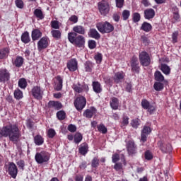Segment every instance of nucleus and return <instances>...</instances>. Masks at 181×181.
Returning <instances> with one entry per match:
<instances>
[{
	"label": "nucleus",
	"instance_id": "1",
	"mask_svg": "<svg viewBox=\"0 0 181 181\" xmlns=\"http://www.w3.org/2000/svg\"><path fill=\"white\" fill-rule=\"evenodd\" d=\"M22 136L21 130L16 124H8L0 128V138L4 136L5 138H9L11 142L16 144L19 141V138Z\"/></svg>",
	"mask_w": 181,
	"mask_h": 181
},
{
	"label": "nucleus",
	"instance_id": "2",
	"mask_svg": "<svg viewBox=\"0 0 181 181\" xmlns=\"http://www.w3.org/2000/svg\"><path fill=\"white\" fill-rule=\"evenodd\" d=\"M68 40L70 43L74 45V46H76V47H82L84 49L86 45V37L76 33H69Z\"/></svg>",
	"mask_w": 181,
	"mask_h": 181
},
{
	"label": "nucleus",
	"instance_id": "3",
	"mask_svg": "<svg viewBox=\"0 0 181 181\" xmlns=\"http://www.w3.org/2000/svg\"><path fill=\"white\" fill-rule=\"evenodd\" d=\"M96 28L103 35L105 33H111V32H114V26L112 24H110L108 21L105 22H99L96 24Z\"/></svg>",
	"mask_w": 181,
	"mask_h": 181
},
{
	"label": "nucleus",
	"instance_id": "4",
	"mask_svg": "<svg viewBox=\"0 0 181 181\" xmlns=\"http://www.w3.org/2000/svg\"><path fill=\"white\" fill-rule=\"evenodd\" d=\"M139 60L141 66H143V67H148V66L151 65V56L146 51L139 52Z\"/></svg>",
	"mask_w": 181,
	"mask_h": 181
},
{
	"label": "nucleus",
	"instance_id": "5",
	"mask_svg": "<svg viewBox=\"0 0 181 181\" xmlns=\"http://www.w3.org/2000/svg\"><path fill=\"white\" fill-rule=\"evenodd\" d=\"M98 11L103 16H107L110 13V4L105 0H102L98 4Z\"/></svg>",
	"mask_w": 181,
	"mask_h": 181
},
{
	"label": "nucleus",
	"instance_id": "6",
	"mask_svg": "<svg viewBox=\"0 0 181 181\" xmlns=\"http://www.w3.org/2000/svg\"><path fill=\"white\" fill-rule=\"evenodd\" d=\"M131 71L134 74H139L141 71V66H139V61L138 57L133 56L130 59Z\"/></svg>",
	"mask_w": 181,
	"mask_h": 181
},
{
	"label": "nucleus",
	"instance_id": "7",
	"mask_svg": "<svg viewBox=\"0 0 181 181\" xmlns=\"http://www.w3.org/2000/svg\"><path fill=\"white\" fill-rule=\"evenodd\" d=\"M35 159L37 163H45L50 159V155L46 151H41L35 154Z\"/></svg>",
	"mask_w": 181,
	"mask_h": 181
},
{
	"label": "nucleus",
	"instance_id": "8",
	"mask_svg": "<svg viewBox=\"0 0 181 181\" xmlns=\"http://www.w3.org/2000/svg\"><path fill=\"white\" fill-rule=\"evenodd\" d=\"M86 104L87 100L82 95L78 96L74 100L75 108H76L78 111H81V110L86 107Z\"/></svg>",
	"mask_w": 181,
	"mask_h": 181
},
{
	"label": "nucleus",
	"instance_id": "9",
	"mask_svg": "<svg viewBox=\"0 0 181 181\" xmlns=\"http://www.w3.org/2000/svg\"><path fill=\"white\" fill-rule=\"evenodd\" d=\"M47 47H49V37H42L37 42V49L39 52H42V50H45V49H47Z\"/></svg>",
	"mask_w": 181,
	"mask_h": 181
},
{
	"label": "nucleus",
	"instance_id": "10",
	"mask_svg": "<svg viewBox=\"0 0 181 181\" xmlns=\"http://www.w3.org/2000/svg\"><path fill=\"white\" fill-rule=\"evenodd\" d=\"M11 80V74L6 69H0V83H6Z\"/></svg>",
	"mask_w": 181,
	"mask_h": 181
},
{
	"label": "nucleus",
	"instance_id": "11",
	"mask_svg": "<svg viewBox=\"0 0 181 181\" xmlns=\"http://www.w3.org/2000/svg\"><path fill=\"white\" fill-rule=\"evenodd\" d=\"M8 174L13 179H16V176H18V168L16 165L13 163H10L8 165Z\"/></svg>",
	"mask_w": 181,
	"mask_h": 181
},
{
	"label": "nucleus",
	"instance_id": "12",
	"mask_svg": "<svg viewBox=\"0 0 181 181\" xmlns=\"http://www.w3.org/2000/svg\"><path fill=\"white\" fill-rule=\"evenodd\" d=\"M66 67L69 71H76L78 69V62L76 59H70L67 64Z\"/></svg>",
	"mask_w": 181,
	"mask_h": 181
},
{
	"label": "nucleus",
	"instance_id": "13",
	"mask_svg": "<svg viewBox=\"0 0 181 181\" xmlns=\"http://www.w3.org/2000/svg\"><path fill=\"white\" fill-rule=\"evenodd\" d=\"M144 16L145 19L151 21L155 18V10L153 8H146L144 10Z\"/></svg>",
	"mask_w": 181,
	"mask_h": 181
},
{
	"label": "nucleus",
	"instance_id": "14",
	"mask_svg": "<svg viewBox=\"0 0 181 181\" xmlns=\"http://www.w3.org/2000/svg\"><path fill=\"white\" fill-rule=\"evenodd\" d=\"M56 81L54 82V88L57 91H60L63 88V78L59 75L56 76Z\"/></svg>",
	"mask_w": 181,
	"mask_h": 181
},
{
	"label": "nucleus",
	"instance_id": "15",
	"mask_svg": "<svg viewBox=\"0 0 181 181\" xmlns=\"http://www.w3.org/2000/svg\"><path fill=\"white\" fill-rule=\"evenodd\" d=\"M73 88L74 91H88V85L83 83L82 85L78 82V84H74Z\"/></svg>",
	"mask_w": 181,
	"mask_h": 181
},
{
	"label": "nucleus",
	"instance_id": "16",
	"mask_svg": "<svg viewBox=\"0 0 181 181\" xmlns=\"http://www.w3.org/2000/svg\"><path fill=\"white\" fill-rule=\"evenodd\" d=\"M152 132V130L151 129V127L148 126H144L142 132H141V141L142 142H146V138H148V135Z\"/></svg>",
	"mask_w": 181,
	"mask_h": 181
},
{
	"label": "nucleus",
	"instance_id": "17",
	"mask_svg": "<svg viewBox=\"0 0 181 181\" xmlns=\"http://www.w3.org/2000/svg\"><path fill=\"white\" fill-rule=\"evenodd\" d=\"M88 35L89 37H92L96 40H98L101 38V35H100V33H98L95 28H90Z\"/></svg>",
	"mask_w": 181,
	"mask_h": 181
},
{
	"label": "nucleus",
	"instance_id": "18",
	"mask_svg": "<svg viewBox=\"0 0 181 181\" xmlns=\"http://www.w3.org/2000/svg\"><path fill=\"white\" fill-rule=\"evenodd\" d=\"M42 31H40V30L39 29L33 30L31 33L32 40H33V42L36 40H39L40 37H42Z\"/></svg>",
	"mask_w": 181,
	"mask_h": 181
},
{
	"label": "nucleus",
	"instance_id": "19",
	"mask_svg": "<svg viewBox=\"0 0 181 181\" xmlns=\"http://www.w3.org/2000/svg\"><path fill=\"white\" fill-rule=\"evenodd\" d=\"M23 63H25V59L21 56H17L14 62H13V66L17 67V69H20L23 66Z\"/></svg>",
	"mask_w": 181,
	"mask_h": 181
},
{
	"label": "nucleus",
	"instance_id": "20",
	"mask_svg": "<svg viewBox=\"0 0 181 181\" xmlns=\"http://www.w3.org/2000/svg\"><path fill=\"white\" fill-rule=\"evenodd\" d=\"M74 32H70L69 33H77L78 35H86V28L83 25H76L73 28Z\"/></svg>",
	"mask_w": 181,
	"mask_h": 181
},
{
	"label": "nucleus",
	"instance_id": "21",
	"mask_svg": "<svg viewBox=\"0 0 181 181\" xmlns=\"http://www.w3.org/2000/svg\"><path fill=\"white\" fill-rule=\"evenodd\" d=\"M9 53H11V49L8 47L0 49V60L7 59Z\"/></svg>",
	"mask_w": 181,
	"mask_h": 181
},
{
	"label": "nucleus",
	"instance_id": "22",
	"mask_svg": "<svg viewBox=\"0 0 181 181\" xmlns=\"http://www.w3.org/2000/svg\"><path fill=\"white\" fill-rule=\"evenodd\" d=\"M95 112H97V110L95 107H92L90 109H87L84 111L83 116L86 118H93V115H94Z\"/></svg>",
	"mask_w": 181,
	"mask_h": 181
},
{
	"label": "nucleus",
	"instance_id": "23",
	"mask_svg": "<svg viewBox=\"0 0 181 181\" xmlns=\"http://www.w3.org/2000/svg\"><path fill=\"white\" fill-rule=\"evenodd\" d=\"M158 145L163 152H165V153L172 152V145L168 144L166 146V147H165V145L162 141H158Z\"/></svg>",
	"mask_w": 181,
	"mask_h": 181
},
{
	"label": "nucleus",
	"instance_id": "24",
	"mask_svg": "<svg viewBox=\"0 0 181 181\" xmlns=\"http://www.w3.org/2000/svg\"><path fill=\"white\" fill-rule=\"evenodd\" d=\"M140 30L146 33L151 32V30H152V25L146 21H144L141 24Z\"/></svg>",
	"mask_w": 181,
	"mask_h": 181
},
{
	"label": "nucleus",
	"instance_id": "25",
	"mask_svg": "<svg viewBox=\"0 0 181 181\" xmlns=\"http://www.w3.org/2000/svg\"><path fill=\"white\" fill-rule=\"evenodd\" d=\"M124 77H125V74H124V72L122 71L117 72L114 76V81L115 83H121V81H122Z\"/></svg>",
	"mask_w": 181,
	"mask_h": 181
},
{
	"label": "nucleus",
	"instance_id": "26",
	"mask_svg": "<svg viewBox=\"0 0 181 181\" xmlns=\"http://www.w3.org/2000/svg\"><path fill=\"white\" fill-rule=\"evenodd\" d=\"M127 151L130 155L132 153H135V151H136V147L135 146V144L134 143V141H129L127 143Z\"/></svg>",
	"mask_w": 181,
	"mask_h": 181
},
{
	"label": "nucleus",
	"instance_id": "27",
	"mask_svg": "<svg viewBox=\"0 0 181 181\" xmlns=\"http://www.w3.org/2000/svg\"><path fill=\"white\" fill-rule=\"evenodd\" d=\"M110 103L112 110H118V107H119V101L118 100V98H112Z\"/></svg>",
	"mask_w": 181,
	"mask_h": 181
},
{
	"label": "nucleus",
	"instance_id": "28",
	"mask_svg": "<svg viewBox=\"0 0 181 181\" xmlns=\"http://www.w3.org/2000/svg\"><path fill=\"white\" fill-rule=\"evenodd\" d=\"M154 80H156V81L162 83V81H165V76H163L160 71H156L154 73Z\"/></svg>",
	"mask_w": 181,
	"mask_h": 181
},
{
	"label": "nucleus",
	"instance_id": "29",
	"mask_svg": "<svg viewBox=\"0 0 181 181\" xmlns=\"http://www.w3.org/2000/svg\"><path fill=\"white\" fill-rule=\"evenodd\" d=\"M48 107L49 108H54V110H61L62 105V103L56 101H49L48 103Z\"/></svg>",
	"mask_w": 181,
	"mask_h": 181
},
{
	"label": "nucleus",
	"instance_id": "30",
	"mask_svg": "<svg viewBox=\"0 0 181 181\" xmlns=\"http://www.w3.org/2000/svg\"><path fill=\"white\" fill-rule=\"evenodd\" d=\"M21 42L25 45L30 42V37L29 36V32L25 31L21 35Z\"/></svg>",
	"mask_w": 181,
	"mask_h": 181
},
{
	"label": "nucleus",
	"instance_id": "31",
	"mask_svg": "<svg viewBox=\"0 0 181 181\" xmlns=\"http://www.w3.org/2000/svg\"><path fill=\"white\" fill-rule=\"evenodd\" d=\"M51 35L54 39L59 40L62 39V31L59 30H52Z\"/></svg>",
	"mask_w": 181,
	"mask_h": 181
},
{
	"label": "nucleus",
	"instance_id": "32",
	"mask_svg": "<svg viewBox=\"0 0 181 181\" xmlns=\"http://www.w3.org/2000/svg\"><path fill=\"white\" fill-rule=\"evenodd\" d=\"M87 152H88V145L87 143L81 144L79 148V153H81V155H86Z\"/></svg>",
	"mask_w": 181,
	"mask_h": 181
},
{
	"label": "nucleus",
	"instance_id": "33",
	"mask_svg": "<svg viewBox=\"0 0 181 181\" xmlns=\"http://www.w3.org/2000/svg\"><path fill=\"white\" fill-rule=\"evenodd\" d=\"M160 70L165 76L170 74V67L166 64H161Z\"/></svg>",
	"mask_w": 181,
	"mask_h": 181
},
{
	"label": "nucleus",
	"instance_id": "34",
	"mask_svg": "<svg viewBox=\"0 0 181 181\" xmlns=\"http://www.w3.org/2000/svg\"><path fill=\"white\" fill-rule=\"evenodd\" d=\"M34 16H35V18H37V19H40L42 21V19L45 18V15H43V11H42L41 9L39 8H36L34 12Z\"/></svg>",
	"mask_w": 181,
	"mask_h": 181
},
{
	"label": "nucleus",
	"instance_id": "35",
	"mask_svg": "<svg viewBox=\"0 0 181 181\" xmlns=\"http://www.w3.org/2000/svg\"><path fill=\"white\" fill-rule=\"evenodd\" d=\"M34 142L35 145L40 146V145H43V142H45V140L43 139V137H42V136L37 135L34 137Z\"/></svg>",
	"mask_w": 181,
	"mask_h": 181
},
{
	"label": "nucleus",
	"instance_id": "36",
	"mask_svg": "<svg viewBox=\"0 0 181 181\" xmlns=\"http://www.w3.org/2000/svg\"><path fill=\"white\" fill-rule=\"evenodd\" d=\"M92 87L93 91H101L103 90V88H101V83L98 81H93L92 83Z\"/></svg>",
	"mask_w": 181,
	"mask_h": 181
},
{
	"label": "nucleus",
	"instance_id": "37",
	"mask_svg": "<svg viewBox=\"0 0 181 181\" xmlns=\"http://www.w3.org/2000/svg\"><path fill=\"white\" fill-rule=\"evenodd\" d=\"M18 86L20 88L25 89L28 86V81H26V79L25 78H21L18 81Z\"/></svg>",
	"mask_w": 181,
	"mask_h": 181
},
{
	"label": "nucleus",
	"instance_id": "38",
	"mask_svg": "<svg viewBox=\"0 0 181 181\" xmlns=\"http://www.w3.org/2000/svg\"><path fill=\"white\" fill-rule=\"evenodd\" d=\"M84 66H85L86 71H87L88 73H91V71L93 70V62H91L90 61H87L84 64Z\"/></svg>",
	"mask_w": 181,
	"mask_h": 181
},
{
	"label": "nucleus",
	"instance_id": "39",
	"mask_svg": "<svg viewBox=\"0 0 181 181\" xmlns=\"http://www.w3.org/2000/svg\"><path fill=\"white\" fill-rule=\"evenodd\" d=\"M123 21H128L129 16H131V11L129 10H124L122 13Z\"/></svg>",
	"mask_w": 181,
	"mask_h": 181
},
{
	"label": "nucleus",
	"instance_id": "40",
	"mask_svg": "<svg viewBox=\"0 0 181 181\" xmlns=\"http://www.w3.org/2000/svg\"><path fill=\"white\" fill-rule=\"evenodd\" d=\"M75 144H79L83 141V135L79 132L76 133L74 136Z\"/></svg>",
	"mask_w": 181,
	"mask_h": 181
},
{
	"label": "nucleus",
	"instance_id": "41",
	"mask_svg": "<svg viewBox=\"0 0 181 181\" xmlns=\"http://www.w3.org/2000/svg\"><path fill=\"white\" fill-rule=\"evenodd\" d=\"M132 21L134 23H138L141 21V14L139 13H134L132 15Z\"/></svg>",
	"mask_w": 181,
	"mask_h": 181
},
{
	"label": "nucleus",
	"instance_id": "42",
	"mask_svg": "<svg viewBox=\"0 0 181 181\" xmlns=\"http://www.w3.org/2000/svg\"><path fill=\"white\" fill-rule=\"evenodd\" d=\"M172 23H176V22H180V14L175 13L173 14Z\"/></svg>",
	"mask_w": 181,
	"mask_h": 181
},
{
	"label": "nucleus",
	"instance_id": "43",
	"mask_svg": "<svg viewBox=\"0 0 181 181\" xmlns=\"http://www.w3.org/2000/svg\"><path fill=\"white\" fill-rule=\"evenodd\" d=\"M42 94H43V92H40V91H32L31 92V95L35 98H37V100H40V98H42Z\"/></svg>",
	"mask_w": 181,
	"mask_h": 181
},
{
	"label": "nucleus",
	"instance_id": "44",
	"mask_svg": "<svg viewBox=\"0 0 181 181\" xmlns=\"http://www.w3.org/2000/svg\"><path fill=\"white\" fill-rule=\"evenodd\" d=\"M51 28H52V29H60V22L56 20L52 21Z\"/></svg>",
	"mask_w": 181,
	"mask_h": 181
},
{
	"label": "nucleus",
	"instance_id": "45",
	"mask_svg": "<svg viewBox=\"0 0 181 181\" xmlns=\"http://www.w3.org/2000/svg\"><path fill=\"white\" fill-rule=\"evenodd\" d=\"M94 59L97 64H100L101 62H103V54L98 52L96 55L94 56Z\"/></svg>",
	"mask_w": 181,
	"mask_h": 181
},
{
	"label": "nucleus",
	"instance_id": "46",
	"mask_svg": "<svg viewBox=\"0 0 181 181\" xmlns=\"http://www.w3.org/2000/svg\"><path fill=\"white\" fill-rule=\"evenodd\" d=\"M15 5L18 8V9H23L25 3H23V0H15Z\"/></svg>",
	"mask_w": 181,
	"mask_h": 181
},
{
	"label": "nucleus",
	"instance_id": "47",
	"mask_svg": "<svg viewBox=\"0 0 181 181\" xmlns=\"http://www.w3.org/2000/svg\"><path fill=\"white\" fill-rule=\"evenodd\" d=\"M153 87L156 91H160V90L163 88V83L161 82H156Z\"/></svg>",
	"mask_w": 181,
	"mask_h": 181
},
{
	"label": "nucleus",
	"instance_id": "48",
	"mask_svg": "<svg viewBox=\"0 0 181 181\" xmlns=\"http://www.w3.org/2000/svg\"><path fill=\"white\" fill-rule=\"evenodd\" d=\"M89 49H95L97 47V42L94 40H89L88 42Z\"/></svg>",
	"mask_w": 181,
	"mask_h": 181
},
{
	"label": "nucleus",
	"instance_id": "49",
	"mask_svg": "<svg viewBox=\"0 0 181 181\" xmlns=\"http://www.w3.org/2000/svg\"><path fill=\"white\" fill-rule=\"evenodd\" d=\"M57 117L58 119H60L61 121H62V119H64V118H66V112H64V111L63 110L59 111L57 113Z\"/></svg>",
	"mask_w": 181,
	"mask_h": 181
},
{
	"label": "nucleus",
	"instance_id": "50",
	"mask_svg": "<svg viewBox=\"0 0 181 181\" xmlns=\"http://www.w3.org/2000/svg\"><path fill=\"white\" fill-rule=\"evenodd\" d=\"M116 7L121 9L124 8V5L125 4V0H115Z\"/></svg>",
	"mask_w": 181,
	"mask_h": 181
},
{
	"label": "nucleus",
	"instance_id": "51",
	"mask_svg": "<svg viewBox=\"0 0 181 181\" xmlns=\"http://www.w3.org/2000/svg\"><path fill=\"white\" fill-rule=\"evenodd\" d=\"M150 105L151 103H149V102L146 100V99H144L141 100V107H143L144 110H148Z\"/></svg>",
	"mask_w": 181,
	"mask_h": 181
},
{
	"label": "nucleus",
	"instance_id": "52",
	"mask_svg": "<svg viewBox=\"0 0 181 181\" xmlns=\"http://www.w3.org/2000/svg\"><path fill=\"white\" fill-rule=\"evenodd\" d=\"M98 131L102 134H107V127L104 124L98 125Z\"/></svg>",
	"mask_w": 181,
	"mask_h": 181
},
{
	"label": "nucleus",
	"instance_id": "53",
	"mask_svg": "<svg viewBox=\"0 0 181 181\" xmlns=\"http://www.w3.org/2000/svg\"><path fill=\"white\" fill-rule=\"evenodd\" d=\"M129 124V118L127 116L123 117V120L121 124L122 128H124V127H127Z\"/></svg>",
	"mask_w": 181,
	"mask_h": 181
},
{
	"label": "nucleus",
	"instance_id": "54",
	"mask_svg": "<svg viewBox=\"0 0 181 181\" xmlns=\"http://www.w3.org/2000/svg\"><path fill=\"white\" fill-rule=\"evenodd\" d=\"M179 36V31H175L172 34L173 43H177V37Z\"/></svg>",
	"mask_w": 181,
	"mask_h": 181
},
{
	"label": "nucleus",
	"instance_id": "55",
	"mask_svg": "<svg viewBox=\"0 0 181 181\" xmlns=\"http://www.w3.org/2000/svg\"><path fill=\"white\" fill-rule=\"evenodd\" d=\"M141 121L139 119H134L132 121L131 125L133 128H138L139 127V122Z\"/></svg>",
	"mask_w": 181,
	"mask_h": 181
},
{
	"label": "nucleus",
	"instance_id": "56",
	"mask_svg": "<svg viewBox=\"0 0 181 181\" xmlns=\"http://www.w3.org/2000/svg\"><path fill=\"white\" fill-rule=\"evenodd\" d=\"M100 165V160L97 157H95L91 163L92 168H97Z\"/></svg>",
	"mask_w": 181,
	"mask_h": 181
},
{
	"label": "nucleus",
	"instance_id": "57",
	"mask_svg": "<svg viewBox=\"0 0 181 181\" xmlns=\"http://www.w3.org/2000/svg\"><path fill=\"white\" fill-rule=\"evenodd\" d=\"M144 157L146 160H151V159H153V156L152 155V153H151V151H147L145 152Z\"/></svg>",
	"mask_w": 181,
	"mask_h": 181
},
{
	"label": "nucleus",
	"instance_id": "58",
	"mask_svg": "<svg viewBox=\"0 0 181 181\" xmlns=\"http://www.w3.org/2000/svg\"><path fill=\"white\" fill-rule=\"evenodd\" d=\"M14 97L16 100H21V98H23V93H22V91H15Z\"/></svg>",
	"mask_w": 181,
	"mask_h": 181
},
{
	"label": "nucleus",
	"instance_id": "59",
	"mask_svg": "<svg viewBox=\"0 0 181 181\" xmlns=\"http://www.w3.org/2000/svg\"><path fill=\"white\" fill-rule=\"evenodd\" d=\"M69 22H71L72 23H77L78 22V17L76 15H72L69 18Z\"/></svg>",
	"mask_w": 181,
	"mask_h": 181
},
{
	"label": "nucleus",
	"instance_id": "60",
	"mask_svg": "<svg viewBox=\"0 0 181 181\" xmlns=\"http://www.w3.org/2000/svg\"><path fill=\"white\" fill-rule=\"evenodd\" d=\"M141 40H142L144 45H145V46H148L150 43L149 39L145 36V35H142L141 37Z\"/></svg>",
	"mask_w": 181,
	"mask_h": 181
},
{
	"label": "nucleus",
	"instance_id": "61",
	"mask_svg": "<svg viewBox=\"0 0 181 181\" xmlns=\"http://www.w3.org/2000/svg\"><path fill=\"white\" fill-rule=\"evenodd\" d=\"M146 110L150 114H153L154 111H156V107L153 105H150Z\"/></svg>",
	"mask_w": 181,
	"mask_h": 181
},
{
	"label": "nucleus",
	"instance_id": "62",
	"mask_svg": "<svg viewBox=\"0 0 181 181\" xmlns=\"http://www.w3.org/2000/svg\"><path fill=\"white\" fill-rule=\"evenodd\" d=\"M47 135L49 138H54V135H56V132L53 129H49L47 132Z\"/></svg>",
	"mask_w": 181,
	"mask_h": 181
},
{
	"label": "nucleus",
	"instance_id": "63",
	"mask_svg": "<svg viewBox=\"0 0 181 181\" xmlns=\"http://www.w3.org/2000/svg\"><path fill=\"white\" fill-rule=\"evenodd\" d=\"M68 130L70 132H76V131L77 130V127H76V125L74 124H69L68 126Z\"/></svg>",
	"mask_w": 181,
	"mask_h": 181
},
{
	"label": "nucleus",
	"instance_id": "64",
	"mask_svg": "<svg viewBox=\"0 0 181 181\" xmlns=\"http://www.w3.org/2000/svg\"><path fill=\"white\" fill-rule=\"evenodd\" d=\"M120 18L121 17L117 13H115L112 16V18L115 21V22H119Z\"/></svg>",
	"mask_w": 181,
	"mask_h": 181
}]
</instances>
